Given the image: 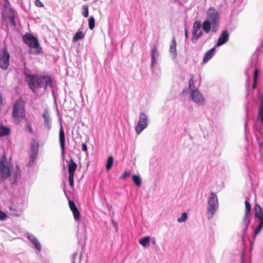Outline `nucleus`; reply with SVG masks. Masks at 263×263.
Here are the masks:
<instances>
[{"mask_svg": "<svg viewBox=\"0 0 263 263\" xmlns=\"http://www.w3.org/2000/svg\"><path fill=\"white\" fill-rule=\"evenodd\" d=\"M160 69H159L158 70V74H159L160 73Z\"/></svg>", "mask_w": 263, "mask_h": 263, "instance_id": "obj_56", "label": "nucleus"}, {"mask_svg": "<svg viewBox=\"0 0 263 263\" xmlns=\"http://www.w3.org/2000/svg\"><path fill=\"white\" fill-rule=\"evenodd\" d=\"M212 23L210 21H204L202 25V29L205 31V33H209L211 29Z\"/></svg>", "mask_w": 263, "mask_h": 263, "instance_id": "obj_25", "label": "nucleus"}, {"mask_svg": "<svg viewBox=\"0 0 263 263\" xmlns=\"http://www.w3.org/2000/svg\"><path fill=\"white\" fill-rule=\"evenodd\" d=\"M77 167V164L71 158L68 165V174H74Z\"/></svg>", "mask_w": 263, "mask_h": 263, "instance_id": "obj_22", "label": "nucleus"}, {"mask_svg": "<svg viewBox=\"0 0 263 263\" xmlns=\"http://www.w3.org/2000/svg\"><path fill=\"white\" fill-rule=\"evenodd\" d=\"M22 39L24 43L27 45L31 49H35V50L30 51V53L38 55L42 53V49L37 37L31 33H26L22 36Z\"/></svg>", "mask_w": 263, "mask_h": 263, "instance_id": "obj_4", "label": "nucleus"}, {"mask_svg": "<svg viewBox=\"0 0 263 263\" xmlns=\"http://www.w3.org/2000/svg\"><path fill=\"white\" fill-rule=\"evenodd\" d=\"M74 174H69L68 181L69 185L71 187H73L74 185Z\"/></svg>", "mask_w": 263, "mask_h": 263, "instance_id": "obj_38", "label": "nucleus"}, {"mask_svg": "<svg viewBox=\"0 0 263 263\" xmlns=\"http://www.w3.org/2000/svg\"><path fill=\"white\" fill-rule=\"evenodd\" d=\"M82 14L85 17H87L89 14L88 6L84 5L82 6Z\"/></svg>", "mask_w": 263, "mask_h": 263, "instance_id": "obj_33", "label": "nucleus"}, {"mask_svg": "<svg viewBox=\"0 0 263 263\" xmlns=\"http://www.w3.org/2000/svg\"><path fill=\"white\" fill-rule=\"evenodd\" d=\"M174 3L177 2L178 4L180 3L179 0H174Z\"/></svg>", "mask_w": 263, "mask_h": 263, "instance_id": "obj_55", "label": "nucleus"}, {"mask_svg": "<svg viewBox=\"0 0 263 263\" xmlns=\"http://www.w3.org/2000/svg\"><path fill=\"white\" fill-rule=\"evenodd\" d=\"M152 242L153 244H155L156 243V239L154 237H153L151 239Z\"/></svg>", "mask_w": 263, "mask_h": 263, "instance_id": "obj_52", "label": "nucleus"}, {"mask_svg": "<svg viewBox=\"0 0 263 263\" xmlns=\"http://www.w3.org/2000/svg\"><path fill=\"white\" fill-rule=\"evenodd\" d=\"M59 142L61 148V155L62 159L64 160L65 155V135L62 124L61 123L59 130Z\"/></svg>", "mask_w": 263, "mask_h": 263, "instance_id": "obj_12", "label": "nucleus"}, {"mask_svg": "<svg viewBox=\"0 0 263 263\" xmlns=\"http://www.w3.org/2000/svg\"><path fill=\"white\" fill-rule=\"evenodd\" d=\"M37 87L39 88H43L46 91L48 87L52 88L53 87V80L49 75H40L37 74L35 78H34V86L29 89L33 93H36Z\"/></svg>", "mask_w": 263, "mask_h": 263, "instance_id": "obj_3", "label": "nucleus"}, {"mask_svg": "<svg viewBox=\"0 0 263 263\" xmlns=\"http://www.w3.org/2000/svg\"><path fill=\"white\" fill-rule=\"evenodd\" d=\"M7 212L11 216H21L25 210L23 199L22 197H14L7 205Z\"/></svg>", "mask_w": 263, "mask_h": 263, "instance_id": "obj_2", "label": "nucleus"}, {"mask_svg": "<svg viewBox=\"0 0 263 263\" xmlns=\"http://www.w3.org/2000/svg\"><path fill=\"white\" fill-rule=\"evenodd\" d=\"M148 125V117L144 112L140 113L137 125L135 127V132L137 135L140 134Z\"/></svg>", "mask_w": 263, "mask_h": 263, "instance_id": "obj_9", "label": "nucleus"}, {"mask_svg": "<svg viewBox=\"0 0 263 263\" xmlns=\"http://www.w3.org/2000/svg\"><path fill=\"white\" fill-rule=\"evenodd\" d=\"M218 206V201L216 195L211 192L208 201L207 214L209 219L213 217Z\"/></svg>", "mask_w": 263, "mask_h": 263, "instance_id": "obj_5", "label": "nucleus"}, {"mask_svg": "<svg viewBox=\"0 0 263 263\" xmlns=\"http://www.w3.org/2000/svg\"><path fill=\"white\" fill-rule=\"evenodd\" d=\"M21 170L20 167L18 165H16L13 176L19 178L21 177Z\"/></svg>", "mask_w": 263, "mask_h": 263, "instance_id": "obj_39", "label": "nucleus"}, {"mask_svg": "<svg viewBox=\"0 0 263 263\" xmlns=\"http://www.w3.org/2000/svg\"><path fill=\"white\" fill-rule=\"evenodd\" d=\"M79 258H80L79 259H80V260H81V255L80 256Z\"/></svg>", "mask_w": 263, "mask_h": 263, "instance_id": "obj_57", "label": "nucleus"}, {"mask_svg": "<svg viewBox=\"0 0 263 263\" xmlns=\"http://www.w3.org/2000/svg\"><path fill=\"white\" fill-rule=\"evenodd\" d=\"M248 216L249 214H247L246 213H245L243 218V222L246 225V228H247L248 226L250 223V219L249 218Z\"/></svg>", "mask_w": 263, "mask_h": 263, "instance_id": "obj_42", "label": "nucleus"}, {"mask_svg": "<svg viewBox=\"0 0 263 263\" xmlns=\"http://www.w3.org/2000/svg\"><path fill=\"white\" fill-rule=\"evenodd\" d=\"M201 28V23L200 21H195L194 23L193 30H192V34H195L197 32H198Z\"/></svg>", "mask_w": 263, "mask_h": 263, "instance_id": "obj_29", "label": "nucleus"}, {"mask_svg": "<svg viewBox=\"0 0 263 263\" xmlns=\"http://www.w3.org/2000/svg\"><path fill=\"white\" fill-rule=\"evenodd\" d=\"M95 26V20L93 16H91L88 19V26L90 30H92Z\"/></svg>", "mask_w": 263, "mask_h": 263, "instance_id": "obj_35", "label": "nucleus"}, {"mask_svg": "<svg viewBox=\"0 0 263 263\" xmlns=\"http://www.w3.org/2000/svg\"><path fill=\"white\" fill-rule=\"evenodd\" d=\"M189 87L191 92L192 91V90H195V89H196L195 88L194 78L193 76H191L189 83Z\"/></svg>", "mask_w": 263, "mask_h": 263, "instance_id": "obj_34", "label": "nucleus"}, {"mask_svg": "<svg viewBox=\"0 0 263 263\" xmlns=\"http://www.w3.org/2000/svg\"><path fill=\"white\" fill-rule=\"evenodd\" d=\"M151 237L147 236L141 238L139 240V243L143 247L147 248L150 245Z\"/></svg>", "mask_w": 263, "mask_h": 263, "instance_id": "obj_24", "label": "nucleus"}, {"mask_svg": "<svg viewBox=\"0 0 263 263\" xmlns=\"http://www.w3.org/2000/svg\"><path fill=\"white\" fill-rule=\"evenodd\" d=\"M255 217L257 218L259 222H263V210L261 207L258 204L254 206Z\"/></svg>", "mask_w": 263, "mask_h": 263, "instance_id": "obj_20", "label": "nucleus"}, {"mask_svg": "<svg viewBox=\"0 0 263 263\" xmlns=\"http://www.w3.org/2000/svg\"><path fill=\"white\" fill-rule=\"evenodd\" d=\"M78 254L77 253H74L72 254V263H76L75 260L77 259Z\"/></svg>", "mask_w": 263, "mask_h": 263, "instance_id": "obj_48", "label": "nucleus"}, {"mask_svg": "<svg viewBox=\"0 0 263 263\" xmlns=\"http://www.w3.org/2000/svg\"><path fill=\"white\" fill-rule=\"evenodd\" d=\"M7 162L6 156H3L0 160V185L12 175L10 167L6 164Z\"/></svg>", "mask_w": 263, "mask_h": 263, "instance_id": "obj_6", "label": "nucleus"}, {"mask_svg": "<svg viewBox=\"0 0 263 263\" xmlns=\"http://www.w3.org/2000/svg\"><path fill=\"white\" fill-rule=\"evenodd\" d=\"M192 100L197 104L203 105L204 103V99L202 94L197 89L192 90L191 93Z\"/></svg>", "mask_w": 263, "mask_h": 263, "instance_id": "obj_15", "label": "nucleus"}, {"mask_svg": "<svg viewBox=\"0 0 263 263\" xmlns=\"http://www.w3.org/2000/svg\"><path fill=\"white\" fill-rule=\"evenodd\" d=\"M245 204L246 206L245 213L247 214H249L251 212V204L249 202L248 199L246 200Z\"/></svg>", "mask_w": 263, "mask_h": 263, "instance_id": "obj_37", "label": "nucleus"}, {"mask_svg": "<svg viewBox=\"0 0 263 263\" xmlns=\"http://www.w3.org/2000/svg\"><path fill=\"white\" fill-rule=\"evenodd\" d=\"M187 219V214L186 213H182V221H184Z\"/></svg>", "mask_w": 263, "mask_h": 263, "instance_id": "obj_51", "label": "nucleus"}, {"mask_svg": "<svg viewBox=\"0 0 263 263\" xmlns=\"http://www.w3.org/2000/svg\"><path fill=\"white\" fill-rule=\"evenodd\" d=\"M30 145L31 153L27 164L28 167H30L34 164L39 153V143L35 139H32Z\"/></svg>", "mask_w": 263, "mask_h": 263, "instance_id": "obj_8", "label": "nucleus"}, {"mask_svg": "<svg viewBox=\"0 0 263 263\" xmlns=\"http://www.w3.org/2000/svg\"><path fill=\"white\" fill-rule=\"evenodd\" d=\"M10 54L6 48L0 51V67L7 69L9 65Z\"/></svg>", "mask_w": 263, "mask_h": 263, "instance_id": "obj_10", "label": "nucleus"}, {"mask_svg": "<svg viewBox=\"0 0 263 263\" xmlns=\"http://www.w3.org/2000/svg\"><path fill=\"white\" fill-rule=\"evenodd\" d=\"M10 133V129L7 126H4L0 123V137L8 136Z\"/></svg>", "mask_w": 263, "mask_h": 263, "instance_id": "obj_23", "label": "nucleus"}, {"mask_svg": "<svg viewBox=\"0 0 263 263\" xmlns=\"http://www.w3.org/2000/svg\"><path fill=\"white\" fill-rule=\"evenodd\" d=\"M258 119L263 121V100H261L259 105V110L258 115Z\"/></svg>", "mask_w": 263, "mask_h": 263, "instance_id": "obj_31", "label": "nucleus"}, {"mask_svg": "<svg viewBox=\"0 0 263 263\" xmlns=\"http://www.w3.org/2000/svg\"><path fill=\"white\" fill-rule=\"evenodd\" d=\"M35 5L38 7H43L44 6L43 4L40 0H35Z\"/></svg>", "mask_w": 263, "mask_h": 263, "instance_id": "obj_46", "label": "nucleus"}, {"mask_svg": "<svg viewBox=\"0 0 263 263\" xmlns=\"http://www.w3.org/2000/svg\"><path fill=\"white\" fill-rule=\"evenodd\" d=\"M159 55V53L158 51H157V46L156 45H154L153 46L151 52V68L152 69V71L153 72L155 71V65H156L157 61L156 58V57H158Z\"/></svg>", "mask_w": 263, "mask_h": 263, "instance_id": "obj_16", "label": "nucleus"}, {"mask_svg": "<svg viewBox=\"0 0 263 263\" xmlns=\"http://www.w3.org/2000/svg\"><path fill=\"white\" fill-rule=\"evenodd\" d=\"M130 175L129 171H125L123 174L120 176V179H125L128 176Z\"/></svg>", "mask_w": 263, "mask_h": 263, "instance_id": "obj_43", "label": "nucleus"}, {"mask_svg": "<svg viewBox=\"0 0 263 263\" xmlns=\"http://www.w3.org/2000/svg\"><path fill=\"white\" fill-rule=\"evenodd\" d=\"M27 238L39 252L41 251V245L34 235L32 234L28 233Z\"/></svg>", "mask_w": 263, "mask_h": 263, "instance_id": "obj_18", "label": "nucleus"}, {"mask_svg": "<svg viewBox=\"0 0 263 263\" xmlns=\"http://www.w3.org/2000/svg\"><path fill=\"white\" fill-rule=\"evenodd\" d=\"M257 81H253V88L254 89L256 86Z\"/></svg>", "mask_w": 263, "mask_h": 263, "instance_id": "obj_53", "label": "nucleus"}, {"mask_svg": "<svg viewBox=\"0 0 263 263\" xmlns=\"http://www.w3.org/2000/svg\"><path fill=\"white\" fill-rule=\"evenodd\" d=\"M24 103L21 99L17 100L14 104L12 111V117L14 119L25 118Z\"/></svg>", "mask_w": 263, "mask_h": 263, "instance_id": "obj_7", "label": "nucleus"}, {"mask_svg": "<svg viewBox=\"0 0 263 263\" xmlns=\"http://www.w3.org/2000/svg\"><path fill=\"white\" fill-rule=\"evenodd\" d=\"M216 50L215 47H213L210 50H208L204 55L203 58L202 62L206 63L213 57Z\"/></svg>", "mask_w": 263, "mask_h": 263, "instance_id": "obj_21", "label": "nucleus"}, {"mask_svg": "<svg viewBox=\"0 0 263 263\" xmlns=\"http://www.w3.org/2000/svg\"><path fill=\"white\" fill-rule=\"evenodd\" d=\"M114 163V158L112 156H109L107 160L106 163V170L107 171L110 170L113 165Z\"/></svg>", "mask_w": 263, "mask_h": 263, "instance_id": "obj_28", "label": "nucleus"}, {"mask_svg": "<svg viewBox=\"0 0 263 263\" xmlns=\"http://www.w3.org/2000/svg\"><path fill=\"white\" fill-rule=\"evenodd\" d=\"M68 204L71 211L72 212L74 219L76 220L79 219L81 217V214L74 202L70 199H69Z\"/></svg>", "mask_w": 263, "mask_h": 263, "instance_id": "obj_17", "label": "nucleus"}, {"mask_svg": "<svg viewBox=\"0 0 263 263\" xmlns=\"http://www.w3.org/2000/svg\"><path fill=\"white\" fill-rule=\"evenodd\" d=\"M6 1H8V0H6Z\"/></svg>", "mask_w": 263, "mask_h": 263, "instance_id": "obj_59", "label": "nucleus"}, {"mask_svg": "<svg viewBox=\"0 0 263 263\" xmlns=\"http://www.w3.org/2000/svg\"><path fill=\"white\" fill-rule=\"evenodd\" d=\"M82 149L84 152H87V145L83 143L82 144Z\"/></svg>", "mask_w": 263, "mask_h": 263, "instance_id": "obj_49", "label": "nucleus"}, {"mask_svg": "<svg viewBox=\"0 0 263 263\" xmlns=\"http://www.w3.org/2000/svg\"><path fill=\"white\" fill-rule=\"evenodd\" d=\"M176 42L174 36L173 37L172 42L169 48V53L171 59L174 61V67L173 68V85L171 89V93L174 97L180 96V82L181 78L180 74H181V66L179 62L177 60L176 57L177 55L176 50Z\"/></svg>", "mask_w": 263, "mask_h": 263, "instance_id": "obj_1", "label": "nucleus"}, {"mask_svg": "<svg viewBox=\"0 0 263 263\" xmlns=\"http://www.w3.org/2000/svg\"><path fill=\"white\" fill-rule=\"evenodd\" d=\"M85 36V33L83 31L78 30L74 35L73 36L72 41L73 42H77L80 40L83 39Z\"/></svg>", "mask_w": 263, "mask_h": 263, "instance_id": "obj_26", "label": "nucleus"}, {"mask_svg": "<svg viewBox=\"0 0 263 263\" xmlns=\"http://www.w3.org/2000/svg\"><path fill=\"white\" fill-rule=\"evenodd\" d=\"M132 178L133 182L137 186L139 187L141 186L142 179L140 176L137 175H133Z\"/></svg>", "mask_w": 263, "mask_h": 263, "instance_id": "obj_27", "label": "nucleus"}, {"mask_svg": "<svg viewBox=\"0 0 263 263\" xmlns=\"http://www.w3.org/2000/svg\"><path fill=\"white\" fill-rule=\"evenodd\" d=\"M24 68L23 70V73L25 77V80L27 83L29 88H31L34 86V78L37 76L36 73H31V70L27 67L26 63L24 64Z\"/></svg>", "mask_w": 263, "mask_h": 263, "instance_id": "obj_11", "label": "nucleus"}, {"mask_svg": "<svg viewBox=\"0 0 263 263\" xmlns=\"http://www.w3.org/2000/svg\"><path fill=\"white\" fill-rule=\"evenodd\" d=\"M25 121H26V123H25V130L29 133L32 134L33 129H32V125H31L30 122L27 119H25Z\"/></svg>", "mask_w": 263, "mask_h": 263, "instance_id": "obj_30", "label": "nucleus"}, {"mask_svg": "<svg viewBox=\"0 0 263 263\" xmlns=\"http://www.w3.org/2000/svg\"><path fill=\"white\" fill-rule=\"evenodd\" d=\"M229 37V33L227 31H223L221 35L219 36L217 42L216 43L217 46H220L226 43Z\"/></svg>", "mask_w": 263, "mask_h": 263, "instance_id": "obj_19", "label": "nucleus"}, {"mask_svg": "<svg viewBox=\"0 0 263 263\" xmlns=\"http://www.w3.org/2000/svg\"><path fill=\"white\" fill-rule=\"evenodd\" d=\"M18 178L17 177H15V176H13V180L11 181V184L12 185H14L15 184H16V183H17V179Z\"/></svg>", "mask_w": 263, "mask_h": 263, "instance_id": "obj_50", "label": "nucleus"}, {"mask_svg": "<svg viewBox=\"0 0 263 263\" xmlns=\"http://www.w3.org/2000/svg\"><path fill=\"white\" fill-rule=\"evenodd\" d=\"M263 228V222H259L258 226L254 230V238L256 237V235H258L262 228Z\"/></svg>", "mask_w": 263, "mask_h": 263, "instance_id": "obj_36", "label": "nucleus"}, {"mask_svg": "<svg viewBox=\"0 0 263 263\" xmlns=\"http://www.w3.org/2000/svg\"><path fill=\"white\" fill-rule=\"evenodd\" d=\"M50 89L51 90L52 95L53 98L54 99V104L56 105L57 113L58 114H59V110H58V107H57V97H56L55 93V92H54V87L52 88H50Z\"/></svg>", "mask_w": 263, "mask_h": 263, "instance_id": "obj_41", "label": "nucleus"}, {"mask_svg": "<svg viewBox=\"0 0 263 263\" xmlns=\"http://www.w3.org/2000/svg\"><path fill=\"white\" fill-rule=\"evenodd\" d=\"M64 192H65V194L66 195V193L65 190H64Z\"/></svg>", "mask_w": 263, "mask_h": 263, "instance_id": "obj_58", "label": "nucleus"}, {"mask_svg": "<svg viewBox=\"0 0 263 263\" xmlns=\"http://www.w3.org/2000/svg\"><path fill=\"white\" fill-rule=\"evenodd\" d=\"M178 222L181 223V217H179L177 218Z\"/></svg>", "mask_w": 263, "mask_h": 263, "instance_id": "obj_54", "label": "nucleus"}, {"mask_svg": "<svg viewBox=\"0 0 263 263\" xmlns=\"http://www.w3.org/2000/svg\"><path fill=\"white\" fill-rule=\"evenodd\" d=\"M7 18L10 24L12 25L13 26L15 27L16 26V22L15 21V16L13 13L12 12L10 14H9L8 15Z\"/></svg>", "mask_w": 263, "mask_h": 263, "instance_id": "obj_32", "label": "nucleus"}, {"mask_svg": "<svg viewBox=\"0 0 263 263\" xmlns=\"http://www.w3.org/2000/svg\"><path fill=\"white\" fill-rule=\"evenodd\" d=\"M42 117L44 119V125L45 127L50 130L52 127V119L50 117V112L48 109H45L43 112Z\"/></svg>", "mask_w": 263, "mask_h": 263, "instance_id": "obj_13", "label": "nucleus"}, {"mask_svg": "<svg viewBox=\"0 0 263 263\" xmlns=\"http://www.w3.org/2000/svg\"><path fill=\"white\" fill-rule=\"evenodd\" d=\"M207 21H210L212 24L218 23L219 16L218 12L214 8H210L207 11Z\"/></svg>", "mask_w": 263, "mask_h": 263, "instance_id": "obj_14", "label": "nucleus"}, {"mask_svg": "<svg viewBox=\"0 0 263 263\" xmlns=\"http://www.w3.org/2000/svg\"><path fill=\"white\" fill-rule=\"evenodd\" d=\"M258 75V70L257 69H255L254 70V72L253 81H257Z\"/></svg>", "mask_w": 263, "mask_h": 263, "instance_id": "obj_45", "label": "nucleus"}, {"mask_svg": "<svg viewBox=\"0 0 263 263\" xmlns=\"http://www.w3.org/2000/svg\"><path fill=\"white\" fill-rule=\"evenodd\" d=\"M203 32L202 31H199L195 34H193V38L195 40H198L203 35Z\"/></svg>", "mask_w": 263, "mask_h": 263, "instance_id": "obj_40", "label": "nucleus"}, {"mask_svg": "<svg viewBox=\"0 0 263 263\" xmlns=\"http://www.w3.org/2000/svg\"><path fill=\"white\" fill-rule=\"evenodd\" d=\"M212 31L214 33H216L217 31L218 28H219V25L218 24V23L212 24Z\"/></svg>", "mask_w": 263, "mask_h": 263, "instance_id": "obj_44", "label": "nucleus"}, {"mask_svg": "<svg viewBox=\"0 0 263 263\" xmlns=\"http://www.w3.org/2000/svg\"><path fill=\"white\" fill-rule=\"evenodd\" d=\"M111 223L113 225V227L115 229L116 232L118 231V227H117V223L116 221H115L114 219H111Z\"/></svg>", "mask_w": 263, "mask_h": 263, "instance_id": "obj_47", "label": "nucleus"}]
</instances>
